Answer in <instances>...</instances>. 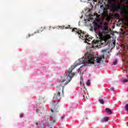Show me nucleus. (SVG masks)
<instances>
[{"label": "nucleus", "mask_w": 128, "mask_h": 128, "mask_svg": "<svg viewBox=\"0 0 128 128\" xmlns=\"http://www.w3.org/2000/svg\"><path fill=\"white\" fill-rule=\"evenodd\" d=\"M85 60H82V64L86 63L87 66H96V64H100V62H104V55L96 56L92 54L87 53L85 54Z\"/></svg>", "instance_id": "1"}, {"label": "nucleus", "mask_w": 128, "mask_h": 128, "mask_svg": "<svg viewBox=\"0 0 128 128\" xmlns=\"http://www.w3.org/2000/svg\"><path fill=\"white\" fill-rule=\"evenodd\" d=\"M75 75L76 73H68V74H66L64 79H61L59 82L60 85L57 86V91H62V94L64 95V86H66L72 80V76Z\"/></svg>", "instance_id": "2"}, {"label": "nucleus", "mask_w": 128, "mask_h": 128, "mask_svg": "<svg viewBox=\"0 0 128 128\" xmlns=\"http://www.w3.org/2000/svg\"><path fill=\"white\" fill-rule=\"evenodd\" d=\"M76 32V34H78V36L83 40H84V42L88 44H90V42L92 40V38L90 37V35L88 34L86 32H84V31L78 28H73L72 29V32Z\"/></svg>", "instance_id": "3"}, {"label": "nucleus", "mask_w": 128, "mask_h": 128, "mask_svg": "<svg viewBox=\"0 0 128 128\" xmlns=\"http://www.w3.org/2000/svg\"><path fill=\"white\" fill-rule=\"evenodd\" d=\"M86 60V56L84 57H83L81 59H80V62L77 63L74 65H72L71 66V67L68 69V74H72V70H74L78 66H80V64H84V65L82 66L80 68L79 70L80 71V74H84V72H86V66H91V65H86V63H82V60Z\"/></svg>", "instance_id": "4"}, {"label": "nucleus", "mask_w": 128, "mask_h": 128, "mask_svg": "<svg viewBox=\"0 0 128 128\" xmlns=\"http://www.w3.org/2000/svg\"><path fill=\"white\" fill-rule=\"evenodd\" d=\"M94 28L95 30H98V28H100V30H102V32H98L99 36H102V34H108V28L106 25V24H104L103 28L101 27L100 26L98 25V24H95L94 25Z\"/></svg>", "instance_id": "5"}, {"label": "nucleus", "mask_w": 128, "mask_h": 128, "mask_svg": "<svg viewBox=\"0 0 128 128\" xmlns=\"http://www.w3.org/2000/svg\"><path fill=\"white\" fill-rule=\"evenodd\" d=\"M92 48H94V46H98V44H102V41H98V40H94L92 42Z\"/></svg>", "instance_id": "6"}, {"label": "nucleus", "mask_w": 128, "mask_h": 128, "mask_svg": "<svg viewBox=\"0 0 128 128\" xmlns=\"http://www.w3.org/2000/svg\"><path fill=\"white\" fill-rule=\"evenodd\" d=\"M58 92L56 94H54V96L53 97L54 100H56L58 98H60V92H62V91L60 90V91H58Z\"/></svg>", "instance_id": "7"}, {"label": "nucleus", "mask_w": 128, "mask_h": 128, "mask_svg": "<svg viewBox=\"0 0 128 128\" xmlns=\"http://www.w3.org/2000/svg\"><path fill=\"white\" fill-rule=\"evenodd\" d=\"M120 14L122 16H126V12L124 8L121 9L120 11Z\"/></svg>", "instance_id": "8"}, {"label": "nucleus", "mask_w": 128, "mask_h": 128, "mask_svg": "<svg viewBox=\"0 0 128 128\" xmlns=\"http://www.w3.org/2000/svg\"><path fill=\"white\" fill-rule=\"evenodd\" d=\"M114 10L116 11L118 10H120V5L118 4L116 6H115L114 7Z\"/></svg>", "instance_id": "9"}, {"label": "nucleus", "mask_w": 128, "mask_h": 128, "mask_svg": "<svg viewBox=\"0 0 128 128\" xmlns=\"http://www.w3.org/2000/svg\"><path fill=\"white\" fill-rule=\"evenodd\" d=\"M106 112H108V114H112V110L108 108H106Z\"/></svg>", "instance_id": "10"}, {"label": "nucleus", "mask_w": 128, "mask_h": 128, "mask_svg": "<svg viewBox=\"0 0 128 128\" xmlns=\"http://www.w3.org/2000/svg\"><path fill=\"white\" fill-rule=\"evenodd\" d=\"M108 117H104L103 120H102V122H108Z\"/></svg>", "instance_id": "11"}, {"label": "nucleus", "mask_w": 128, "mask_h": 128, "mask_svg": "<svg viewBox=\"0 0 128 128\" xmlns=\"http://www.w3.org/2000/svg\"><path fill=\"white\" fill-rule=\"evenodd\" d=\"M98 102L101 104H104V101L102 99L99 98Z\"/></svg>", "instance_id": "12"}, {"label": "nucleus", "mask_w": 128, "mask_h": 128, "mask_svg": "<svg viewBox=\"0 0 128 128\" xmlns=\"http://www.w3.org/2000/svg\"><path fill=\"white\" fill-rule=\"evenodd\" d=\"M124 108L125 110H126V112H128V104L125 105Z\"/></svg>", "instance_id": "13"}, {"label": "nucleus", "mask_w": 128, "mask_h": 128, "mask_svg": "<svg viewBox=\"0 0 128 128\" xmlns=\"http://www.w3.org/2000/svg\"><path fill=\"white\" fill-rule=\"evenodd\" d=\"M116 64H118V60H114L113 62V65L116 66Z\"/></svg>", "instance_id": "14"}, {"label": "nucleus", "mask_w": 128, "mask_h": 128, "mask_svg": "<svg viewBox=\"0 0 128 128\" xmlns=\"http://www.w3.org/2000/svg\"><path fill=\"white\" fill-rule=\"evenodd\" d=\"M56 117H54L52 120V124H54V122H56Z\"/></svg>", "instance_id": "15"}, {"label": "nucleus", "mask_w": 128, "mask_h": 128, "mask_svg": "<svg viewBox=\"0 0 128 128\" xmlns=\"http://www.w3.org/2000/svg\"><path fill=\"white\" fill-rule=\"evenodd\" d=\"M86 86H90V80H88L86 83Z\"/></svg>", "instance_id": "16"}, {"label": "nucleus", "mask_w": 128, "mask_h": 128, "mask_svg": "<svg viewBox=\"0 0 128 128\" xmlns=\"http://www.w3.org/2000/svg\"><path fill=\"white\" fill-rule=\"evenodd\" d=\"M110 90L111 92H114V87H111Z\"/></svg>", "instance_id": "17"}, {"label": "nucleus", "mask_w": 128, "mask_h": 128, "mask_svg": "<svg viewBox=\"0 0 128 128\" xmlns=\"http://www.w3.org/2000/svg\"><path fill=\"white\" fill-rule=\"evenodd\" d=\"M20 118H24V114L22 113L20 114Z\"/></svg>", "instance_id": "18"}, {"label": "nucleus", "mask_w": 128, "mask_h": 128, "mask_svg": "<svg viewBox=\"0 0 128 128\" xmlns=\"http://www.w3.org/2000/svg\"><path fill=\"white\" fill-rule=\"evenodd\" d=\"M66 116V114H64L61 117L62 120H64V117Z\"/></svg>", "instance_id": "19"}, {"label": "nucleus", "mask_w": 128, "mask_h": 128, "mask_svg": "<svg viewBox=\"0 0 128 128\" xmlns=\"http://www.w3.org/2000/svg\"><path fill=\"white\" fill-rule=\"evenodd\" d=\"M128 80L127 79H125L123 80L124 82H128Z\"/></svg>", "instance_id": "20"}, {"label": "nucleus", "mask_w": 128, "mask_h": 128, "mask_svg": "<svg viewBox=\"0 0 128 128\" xmlns=\"http://www.w3.org/2000/svg\"><path fill=\"white\" fill-rule=\"evenodd\" d=\"M36 126H38V123L36 122Z\"/></svg>", "instance_id": "21"}, {"label": "nucleus", "mask_w": 128, "mask_h": 128, "mask_svg": "<svg viewBox=\"0 0 128 128\" xmlns=\"http://www.w3.org/2000/svg\"><path fill=\"white\" fill-rule=\"evenodd\" d=\"M113 44H116V42H113Z\"/></svg>", "instance_id": "22"}, {"label": "nucleus", "mask_w": 128, "mask_h": 128, "mask_svg": "<svg viewBox=\"0 0 128 128\" xmlns=\"http://www.w3.org/2000/svg\"><path fill=\"white\" fill-rule=\"evenodd\" d=\"M30 35L28 34V36H27V38H30Z\"/></svg>", "instance_id": "23"}, {"label": "nucleus", "mask_w": 128, "mask_h": 128, "mask_svg": "<svg viewBox=\"0 0 128 128\" xmlns=\"http://www.w3.org/2000/svg\"><path fill=\"white\" fill-rule=\"evenodd\" d=\"M42 102V100H39V102Z\"/></svg>", "instance_id": "24"}, {"label": "nucleus", "mask_w": 128, "mask_h": 128, "mask_svg": "<svg viewBox=\"0 0 128 128\" xmlns=\"http://www.w3.org/2000/svg\"><path fill=\"white\" fill-rule=\"evenodd\" d=\"M40 103H38V104H37V106H40Z\"/></svg>", "instance_id": "25"}, {"label": "nucleus", "mask_w": 128, "mask_h": 128, "mask_svg": "<svg viewBox=\"0 0 128 128\" xmlns=\"http://www.w3.org/2000/svg\"><path fill=\"white\" fill-rule=\"evenodd\" d=\"M51 112H54V110H51Z\"/></svg>", "instance_id": "26"}, {"label": "nucleus", "mask_w": 128, "mask_h": 128, "mask_svg": "<svg viewBox=\"0 0 128 128\" xmlns=\"http://www.w3.org/2000/svg\"><path fill=\"white\" fill-rule=\"evenodd\" d=\"M66 28H69L68 27H66Z\"/></svg>", "instance_id": "27"}, {"label": "nucleus", "mask_w": 128, "mask_h": 128, "mask_svg": "<svg viewBox=\"0 0 128 128\" xmlns=\"http://www.w3.org/2000/svg\"><path fill=\"white\" fill-rule=\"evenodd\" d=\"M83 98H84V95H83Z\"/></svg>", "instance_id": "28"}, {"label": "nucleus", "mask_w": 128, "mask_h": 128, "mask_svg": "<svg viewBox=\"0 0 128 128\" xmlns=\"http://www.w3.org/2000/svg\"><path fill=\"white\" fill-rule=\"evenodd\" d=\"M86 120H88V118H86Z\"/></svg>", "instance_id": "29"}, {"label": "nucleus", "mask_w": 128, "mask_h": 128, "mask_svg": "<svg viewBox=\"0 0 128 128\" xmlns=\"http://www.w3.org/2000/svg\"><path fill=\"white\" fill-rule=\"evenodd\" d=\"M102 52H106V50H102Z\"/></svg>", "instance_id": "30"}, {"label": "nucleus", "mask_w": 128, "mask_h": 128, "mask_svg": "<svg viewBox=\"0 0 128 128\" xmlns=\"http://www.w3.org/2000/svg\"><path fill=\"white\" fill-rule=\"evenodd\" d=\"M61 28V29H62V27H61V28Z\"/></svg>", "instance_id": "31"}, {"label": "nucleus", "mask_w": 128, "mask_h": 128, "mask_svg": "<svg viewBox=\"0 0 128 128\" xmlns=\"http://www.w3.org/2000/svg\"><path fill=\"white\" fill-rule=\"evenodd\" d=\"M43 102H44V101H43Z\"/></svg>", "instance_id": "32"}, {"label": "nucleus", "mask_w": 128, "mask_h": 128, "mask_svg": "<svg viewBox=\"0 0 128 128\" xmlns=\"http://www.w3.org/2000/svg\"><path fill=\"white\" fill-rule=\"evenodd\" d=\"M36 112H38V110H36Z\"/></svg>", "instance_id": "33"}, {"label": "nucleus", "mask_w": 128, "mask_h": 128, "mask_svg": "<svg viewBox=\"0 0 128 128\" xmlns=\"http://www.w3.org/2000/svg\"><path fill=\"white\" fill-rule=\"evenodd\" d=\"M52 118H53V116H51Z\"/></svg>", "instance_id": "34"}]
</instances>
